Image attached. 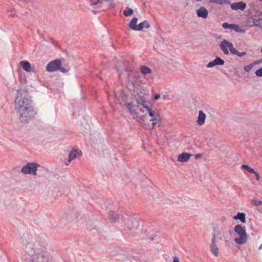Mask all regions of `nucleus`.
I'll return each instance as SVG.
<instances>
[{"mask_svg": "<svg viewBox=\"0 0 262 262\" xmlns=\"http://www.w3.org/2000/svg\"><path fill=\"white\" fill-rule=\"evenodd\" d=\"M191 156L192 155L190 154L183 152L178 156L177 160L181 162H185L190 159Z\"/></svg>", "mask_w": 262, "mask_h": 262, "instance_id": "dca6fc26", "label": "nucleus"}, {"mask_svg": "<svg viewBox=\"0 0 262 262\" xmlns=\"http://www.w3.org/2000/svg\"><path fill=\"white\" fill-rule=\"evenodd\" d=\"M160 98V95L159 94H156L154 96V99L155 100H158Z\"/></svg>", "mask_w": 262, "mask_h": 262, "instance_id": "4c0bfd02", "label": "nucleus"}, {"mask_svg": "<svg viewBox=\"0 0 262 262\" xmlns=\"http://www.w3.org/2000/svg\"><path fill=\"white\" fill-rule=\"evenodd\" d=\"M254 17L255 16H253L251 17H249L246 19V23L247 25L250 28L254 27Z\"/></svg>", "mask_w": 262, "mask_h": 262, "instance_id": "393cba45", "label": "nucleus"}, {"mask_svg": "<svg viewBox=\"0 0 262 262\" xmlns=\"http://www.w3.org/2000/svg\"><path fill=\"white\" fill-rule=\"evenodd\" d=\"M14 109L19 120L22 123L28 122L36 114L32 105V100L25 89H20L17 91Z\"/></svg>", "mask_w": 262, "mask_h": 262, "instance_id": "f03ea898", "label": "nucleus"}, {"mask_svg": "<svg viewBox=\"0 0 262 262\" xmlns=\"http://www.w3.org/2000/svg\"><path fill=\"white\" fill-rule=\"evenodd\" d=\"M61 61L60 59H57L50 62L46 66L47 71L52 72L58 70L61 66Z\"/></svg>", "mask_w": 262, "mask_h": 262, "instance_id": "1a4fd4ad", "label": "nucleus"}, {"mask_svg": "<svg viewBox=\"0 0 262 262\" xmlns=\"http://www.w3.org/2000/svg\"><path fill=\"white\" fill-rule=\"evenodd\" d=\"M149 27V22L147 20H144L138 25L137 31H140L143 28H148Z\"/></svg>", "mask_w": 262, "mask_h": 262, "instance_id": "aec40b11", "label": "nucleus"}, {"mask_svg": "<svg viewBox=\"0 0 262 262\" xmlns=\"http://www.w3.org/2000/svg\"><path fill=\"white\" fill-rule=\"evenodd\" d=\"M254 27L262 29V18H257L256 16L254 17Z\"/></svg>", "mask_w": 262, "mask_h": 262, "instance_id": "b1692460", "label": "nucleus"}, {"mask_svg": "<svg viewBox=\"0 0 262 262\" xmlns=\"http://www.w3.org/2000/svg\"><path fill=\"white\" fill-rule=\"evenodd\" d=\"M231 8L234 10H241L243 11L246 8V4L242 1L230 4Z\"/></svg>", "mask_w": 262, "mask_h": 262, "instance_id": "4468645a", "label": "nucleus"}, {"mask_svg": "<svg viewBox=\"0 0 262 262\" xmlns=\"http://www.w3.org/2000/svg\"><path fill=\"white\" fill-rule=\"evenodd\" d=\"M172 262H180L179 258L178 257H173V261Z\"/></svg>", "mask_w": 262, "mask_h": 262, "instance_id": "ea45409f", "label": "nucleus"}, {"mask_svg": "<svg viewBox=\"0 0 262 262\" xmlns=\"http://www.w3.org/2000/svg\"><path fill=\"white\" fill-rule=\"evenodd\" d=\"M231 29L234 30L235 32L238 33H245V30L242 28H241L238 25L236 24H231Z\"/></svg>", "mask_w": 262, "mask_h": 262, "instance_id": "5701e85b", "label": "nucleus"}, {"mask_svg": "<svg viewBox=\"0 0 262 262\" xmlns=\"http://www.w3.org/2000/svg\"><path fill=\"white\" fill-rule=\"evenodd\" d=\"M25 250L28 257L25 262H50L51 257L46 248L36 245L34 240L27 236L23 242Z\"/></svg>", "mask_w": 262, "mask_h": 262, "instance_id": "7ed1b4c3", "label": "nucleus"}, {"mask_svg": "<svg viewBox=\"0 0 262 262\" xmlns=\"http://www.w3.org/2000/svg\"><path fill=\"white\" fill-rule=\"evenodd\" d=\"M141 232L145 234L151 240H153L156 235L157 231L152 227H145L141 230Z\"/></svg>", "mask_w": 262, "mask_h": 262, "instance_id": "f8f14e48", "label": "nucleus"}, {"mask_svg": "<svg viewBox=\"0 0 262 262\" xmlns=\"http://www.w3.org/2000/svg\"><path fill=\"white\" fill-rule=\"evenodd\" d=\"M228 233L229 234H231V230H229Z\"/></svg>", "mask_w": 262, "mask_h": 262, "instance_id": "c03bdc74", "label": "nucleus"}, {"mask_svg": "<svg viewBox=\"0 0 262 262\" xmlns=\"http://www.w3.org/2000/svg\"><path fill=\"white\" fill-rule=\"evenodd\" d=\"M126 107L138 121L149 120L152 127L161 120L159 113L150 108L148 101L144 96L135 97L130 102L127 103Z\"/></svg>", "mask_w": 262, "mask_h": 262, "instance_id": "f257e3e1", "label": "nucleus"}, {"mask_svg": "<svg viewBox=\"0 0 262 262\" xmlns=\"http://www.w3.org/2000/svg\"><path fill=\"white\" fill-rule=\"evenodd\" d=\"M81 152L76 148H72L70 151L68 159L64 160L63 163L66 166H68L73 160H75L77 155H81Z\"/></svg>", "mask_w": 262, "mask_h": 262, "instance_id": "9d476101", "label": "nucleus"}, {"mask_svg": "<svg viewBox=\"0 0 262 262\" xmlns=\"http://www.w3.org/2000/svg\"><path fill=\"white\" fill-rule=\"evenodd\" d=\"M133 10L129 7H126L123 11V14L125 16H129L133 13Z\"/></svg>", "mask_w": 262, "mask_h": 262, "instance_id": "bb28decb", "label": "nucleus"}, {"mask_svg": "<svg viewBox=\"0 0 262 262\" xmlns=\"http://www.w3.org/2000/svg\"><path fill=\"white\" fill-rule=\"evenodd\" d=\"M140 71L142 74L144 75V76H145L146 75L151 74L152 72L150 68L145 66H141Z\"/></svg>", "mask_w": 262, "mask_h": 262, "instance_id": "4be33fe9", "label": "nucleus"}, {"mask_svg": "<svg viewBox=\"0 0 262 262\" xmlns=\"http://www.w3.org/2000/svg\"><path fill=\"white\" fill-rule=\"evenodd\" d=\"M225 63V61L222 58L216 57L212 61L209 62L207 64V68H212L215 66H223Z\"/></svg>", "mask_w": 262, "mask_h": 262, "instance_id": "2eb2a0df", "label": "nucleus"}, {"mask_svg": "<svg viewBox=\"0 0 262 262\" xmlns=\"http://www.w3.org/2000/svg\"><path fill=\"white\" fill-rule=\"evenodd\" d=\"M259 1H260V2H262V0H259Z\"/></svg>", "mask_w": 262, "mask_h": 262, "instance_id": "a18cd8bd", "label": "nucleus"}, {"mask_svg": "<svg viewBox=\"0 0 262 262\" xmlns=\"http://www.w3.org/2000/svg\"><path fill=\"white\" fill-rule=\"evenodd\" d=\"M234 232L239 236L234 238V242L238 244L242 245L246 243L248 236L246 232L245 227L241 225H237L234 227Z\"/></svg>", "mask_w": 262, "mask_h": 262, "instance_id": "423d86ee", "label": "nucleus"}, {"mask_svg": "<svg viewBox=\"0 0 262 262\" xmlns=\"http://www.w3.org/2000/svg\"><path fill=\"white\" fill-rule=\"evenodd\" d=\"M201 157V155L200 154H197L195 155V158L198 159Z\"/></svg>", "mask_w": 262, "mask_h": 262, "instance_id": "a19ab883", "label": "nucleus"}, {"mask_svg": "<svg viewBox=\"0 0 262 262\" xmlns=\"http://www.w3.org/2000/svg\"><path fill=\"white\" fill-rule=\"evenodd\" d=\"M196 14L198 17L205 19L208 17L209 11L205 7L202 6L196 10Z\"/></svg>", "mask_w": 262, "mask_h": 262, "instance_id": "ddd939ff", "label": "nucleus"}, {"mask_svg": "<svg viewBox=\"0 0 262 262\" xmlns=\"http://www.w3.org/2000/svg\"><path fill=\"white\" fill-rule=\"evenodd\" d=\"M242 167L244 169L248 170L250 173H255V171L247 165L242 164Z\"/></svg>", "mask_w": 262, "mask_h": 262, "instance_id": "c85d7f7f", "label": "nucleus"}, {"mask_svg": "<svg viewBox=\"0 0 262 262\" xmlns=\"http://www.w3.org/2000/svg\"><path fill=\"white\" fill-rule=\"evenodd\" d=\"M20 66L23 69L27 72H30L31 71V64L26 60L21 61L20 63Z\"/></svg>", "mask_w": 262, "mask_h": 262, "instance_id": "a211bd4d", "label": "nucleus"}, {"mask_svg": "<svg viewBox=\"0 0 262 262\" xmlns=\"http://www.w3.org/2000/svg\"><path fill=\"white\" fill-rule=\"evenodd\" d=\"M253 173L255 174L256 180L257 181H259L260 180V177L259 176L258 173L256 171H255V173Z\"/></svg>", "mask_w": 262, "mask_h": 262, "instance_id": "58836bf2", "label": "nucleus"}, {"mask_svg": "<svg viewBox=\"0 0 262 262\" xmlns=\"http://www.w3.org/2000/svg\"><path fill=\"white\" fill-rule=\"evenodd\" d=\"M206 119V115L202 111H200L199 112V116L198 117V119L196 121L197 123L200 125H202L204 124L205 123V120Z\"/></svg>", "mask_w": 262, "mask_h": 262, "instance_id": "f3484780", "label": "nucleus"}, {"mask_svg": "<svg viewBox=\"0 0 262 262\" xmlns=\"http://www.w3.org/2000/svg\"><path fill=\"white\" fill-rule=\"evenodd\" d=\"M253 67V64H249L247 66H245L244 67V69L246 72H249L251 70Z\"/></svg>", "mask_w": 262, "mask_h": 262, "instance_id": "473e14b6", "label": "nucleus"}, {"mask_svg": "<svg viewBox=\"0 0 262 262\" xmlns=\"http://www.w3.org/2000/svg\"><path fill=\"white\" fill-rule=\"evenodd\" d=\"M223 241H224L226 243H228L229 241L227 233L220 229H214L212 234L210 248L211 252L215 256H218L219 255L218 246H219L220 243Z\"/></svg>", "mask_w": 262, "mask_h": 262, "instance_id": "20e7f679", "label": "nucleus"}, {"mask_svg": "<svg viewBox=\"0 0 262 262\" xmlns=\"http://www.w3.org/2000/svg\"><path fill=\"white\" fill-rule=\"evenodd\" d=\"M255 75L258 77H262V67L256 71Z\"/></svg>", "mask_w": 262, "mask_h": 262, "instance_id": "72a5a7b5", "label": "nucleus"}, {"mask_svg": "<svg viewBox=\"0 0 262 262\" xmlns=\"http://www.w3.org/2000/svg\"><path fill=\"white\" fill-rule=\"evenodd\" d=\"M220 48L225 55H228L229 52L232 54L235 49L233 43L226 39H224L221 42Z\"/></svg>", "mask_w": 262, "mask_h": 262, "instance_id": "6e6552de", "label": "nucleus"}, {"mask_svg": "<svg viewBox=\"0 0 262 262\" xmlns=\"http://www.w3.org/2000/svg\"><path fill=\"white\" fill-rule=\"evenodd\" d=\"M86 228H87V229H88V230H93V229H95V230H96L97 231V232H98V233H101V232H102V229L98 228H96V227H94V228H93V227H91V225H89V224H87V225H86Z\"/></svg>", "mask_w": 262, "mask_h": 262, "instance_id": "c756f323", "label": "nucleus"}, {"mask_svg": "<svg viewBox=\"0 0 262 262\" xmlns=\"http://www.w3.org/2000/svg\"><path fill=\"white\" fill-rule=\"evenodd\" d=\"M258 249H259V250L262 249V244L259 246Z\"/></svg>", "mask_w": 262, "mask_h": 262, "instance_id": "79ce46f5", "label": "nucleus"}, {"mask_svg": "<svg viewBox=\"0 0 262 262\" xmlns=\"http://www.w3.org/2000/svg\"><path fill=\"white\" fill-rule=\"evenodd\" d=\"M261 60H259V61H256V62H255V63H259L261 62Z\"/></svg>", "mask_w": 262, "mask_h": 262, "instance_id": "37998d69", "label": "nucleus"}, {"mask_svg": "<svg viewBox=\"0 0 262 262\" xmlns=\"http://www.w3.org/2000/svg\"><path fill=\"white\" fill-rule=\"evenodd\" d=\"M210 2L219 4L221 5H226L230 4V1L229 0H210Z\"/></svg>", "mask_w": 262, "mask_h": 262, "instance_id": "a878e982", "label": "nucleus"}, {"mask_svg": "<svg viewBox=\"0 0 262 262\" xmlns=\"http://www.w3.org/2000/svg\"><path fill=\"white\" fill-rule=\"evenodd\" d=\"M232 54L237 55L239 57H242L246 55V52L245 51L240 52L235 48Z\"/></svg>", "mask_w": 262, "mask_h": 262, "instance_id": "cd10ccee", "label": "nucleus"}, {"mask_svg": "<svg viewBox=\"0 0 262 262\" xmlns=\"http://www.w3.org/2000/svg\"><path fill=\"white\" fill-rule=\"evenodd\" d=\"M108 217L111 222H121L122 224L124 220L125 216H123L121 214H118L113 211H110L108 212Z\"/></svg>", "mask_w": 262, "mask_h": 262, "instance_id": "9b49d317", "label": "nucleus"}, {"mask_svg": "<svg viewBox=\"0 0 262 262\" xmlns=\"http://www.w3.org/2000/svg\"><path fill=\"white\" fill-rule=\"evenodd\" d=\"M251 203L255 206H260L262 205V201L254 199L251 201Z\"/></svg>", "mask_w": 262, "mask_h": 262, "instance_id": "7c9ffc66", "label": "nucleus"}, {"mask_svg": "<svg viewBox=\"0 0 262 262\" xmlns=\"http://www.w3.org/2000/svg\"><path fill=\"white\" fill-rule=\"evenodd\" d=\"M138 19L137 17H134L133 19L130 20L129 24V26L130 29L137 31L138 25H136V24L137 23Z\"/></svg>", "mask_w": 262, "mask_h": 262, "instance_id": "412c9836", "label": "nucleus"}, {"mask_svg": "<svg viewBox=\"0 0 262 262\" xmlns=\"http://www.w3.org/2000/svg\"><path fill=\"white\" fill-rule=\"evenodd\" d=\"M231 24H229L227 23H224L222 24V27L224 29H230Z\"/></svg>", "mask_w": 262, "mask_h": 262, "instance_id": "f704fd0d", "label": "nucleus"}, {"mask_svg": "<svg viewBox=\"0 0 262 262\" xmlns=\"http://www.w3.org/2000/svg\"><path fill=\"white\" fill-rule=\"evenodd\" d=\"M40 165L35 162H28L21 169V172L25 174L37 175V170Z\"/></svg>", "mask_w": 262, "mask_h": 262, "instance_id": "0eeeda50", "label": "nucleus"}, {"mask_svg": "<svg viewBox=\"0 0 262 262\" xmlns=\"http://www.w3.org/2000/svg\"><path fill=\"white\" fill-rule=\"evenodd\" d=\"M58 70L61 72L63 73L68 72L69 71V69H65V68H63L62 67H60V66L59 67V68L58 69Z\"/></svg>", "mask_w": 262, "mask_h": 262, "instance_id": "c9c22d12", "label": "nucleus"}, {"mask_svg": "<svg viewBox=\"0 0 262 262\" xmlns=\"http://www.w3.org/2000/svg\"><path fill=\"white\" fill-rule=\"evenodd\" d=\"M126 228L129 230L128 234L132 236H135V233H138L140 231L139 228L143 222L139 219L135 217H131L125 215L124 221L123 222Z\"/></svg>", "mask_w": 262, "mask_h": 262, "instance_id": "39448f33", "label": "nucleus"}, {"mask_svg": "<svg viewBox=\"0 0 262 262\" xmlns=\"http://www.w3.org/2000/svg\"><path fill=\"white\" fill-rule=\"evenodd\" d=\"M121 97H122L123 101H126L127 96L125 94H121Z\"/></svg>", "mask_w": 262, "mask_h": 262, "instance_id": "e433bc0d", "label": "nucleus"}, {"mask_svg": "<svg viewBox=\"0 0 262 262\" xmlns=\"http://www.w3.org/2000/svg\"><path fill=\"white\" fill-rule=\"evenodd\" d=\"M234 220H239L242 223L246 222V214L243 212H238L236 215L233 217Z\"/></svg>", "mask_w": 262, "mask_h": 262, "instance_id": "6ab92c4d", "label": "nucleus"}, {"mask_svg": "<svg viewBox=\"0 0 262 262\" xmlns=\"http://www.w3.org/2000/svg\"><path fill=\"white\" fill-rule=\"evenodd\" d=\"M126 84L128 89L130 90L134 89L135 86L134 83L133 81H128Z\"/></svg>", "mask_w": 262, "mask_h": 262, "instance_id": "2f4dec72", "label": "nucleus"}]
</instances>
